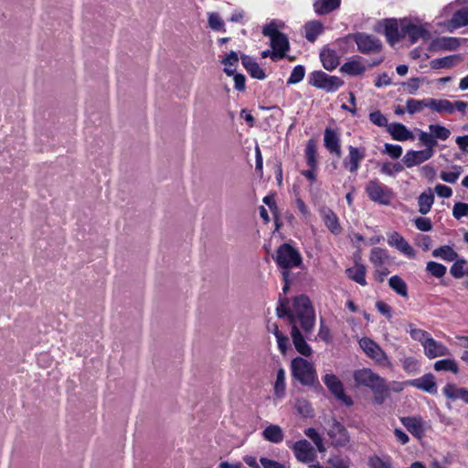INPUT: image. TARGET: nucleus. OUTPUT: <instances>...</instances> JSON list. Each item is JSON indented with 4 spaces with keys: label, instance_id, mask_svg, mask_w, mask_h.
I'll return each mask as SVG.
<instances>
[{
    "label": "nucleus",
    "instance_id": "obj_57",
    "mask_svg": "<svg viewBox=\"0 0 468 468\" xmlns=\"http://www.w3.org/2000/svg\"><path fill=\"white\" fill-rule=\"evenodd\" d=\"M369 120L372 123L378 127H387L389 125L388 124V120L384 114L381 113L380 111H375L372 112L369 114Z\"/></svg>",
    "mask_w": 468,
    "mask_h": 468
},
{
    "label": "nucleus",
    "instance_id": "obj_43",
    "mask_svg": "<svg viewBox=\"0 0 468 468\" xmlns=\"http://www.w3.org/2000/svg\"><path fill=\"white\" fill-rule=\"evenodd\" d=\"M304 434L315 444L319 452L323 453L326 451L322 436L314 428L306 429Z\"/></svg>",
    "mask_w": 468,
    "mask_h": 468
},
{
    "label": "nucleus",
    "instance_id": "obj_29",
    "mask_svg": "<svg viewBox=\"0 0 468 468\" xmlns=\"http://www.w3.org/2000/svg\"><path fill=\"white\" fill-rule=\"evenodd\" d=\"M320 58L324 68L327 70H333L339 65V57L333 49H323Z\"/></svg>",
    "mask_w": 468,
    "mask_h": 468
},
{
    "label": "nucleus",
    "instance_id": "obj_54",
    "mask_svg": "<svg viewBox=\"0 0 468 468\" xmlns=\"http://www.w3.org/2000/svg\"><path fill=\"white\" fill-rule=\"evenodd\" d=\"M466 264V261L463 259L457 260L450 269V272L455 279H460L464 276L463 268Z\"/></svg>",
    "mask_w": 468,
    "mask_h": 468
},
{
    "label": "nucleus",
    "instance_id": "obj_18",
    "mask_svg": "<svg viewBox=\"0 0 468 468\" xmlns=\"http://www.w3.org/2000/svg\"><path fill=\"white\" fill-rule=\"evenodd\" d=\"M423 347L425 355L431 359L449 355V349L443 344L437 342L432 337L426 339L423 343Z\"/></svg>",
    "mask_w": 468,
    "mask_h": 468
},
{
    "label": "nucleus",
    "instance_id": "obj_62",
    "mask_svg": "<svg viewBox=\"0 0 468 468\" xmlns=\"http://www.w3.org/2000/svg\"><path fill=\"white\" fill-rule=\"evenodd\" d=\"M262 34L265 37H269L270 40L272 39V37H276L277 35L282 34L277 29V26L274 22H271L270 24L263 27Z\"/></svg>",
    "mask_w": 468,
    "mask_h": 468
},
{
    "label": "nucleus",
    "instance_id": "obj_41",
    "mask_svg": "<svg viewBox=\"0 0 468 468\" xmlns=\"http://www.w3.org/2000/svg\"><path fill=\"white\" fill-rule=\"evenodd\" d=\"M434 257H441L445 261H453L457 259L458 254L450 246H441L432 251Z\"/></svg>",
    "mask_w": 468,
    "mask_h": 468
},
{
    "label": "nucleus",
    "instance_id": "obj_10",
    "mask_svg": "<svg viewBox=\"0 0 468 468\" xmlns=\"http://www.w3.org/2000/svg\"><path fill=\"white\" fill-rule=\"evenodd\" d=\"M327 435L331 440V443L335 447H344L349 441V435L347 430L343 424L336 420H333L330 428L327 431Z\"/></svg>",
    "mask_w": 468,
    "mask_h": 468
},
{
    "label": "nucleus",
    "instance_id": "obj_48",
    "mask_svg": "<svg viewBox=\"0 0 468 468\" xmlns=\"http://www.w3.org/2000/svg\"><path fill=\"white\" fill-rule=\"evenodd\" d=\"M434 369L436 371H451L454 374H456L459 370L458 365L453 359H442L435 362Z\"/></svg>",
    "mask_w": 468,
    "mask_h": 468
},
{
    "label": "nucleus",
    "instance_id": "obj_24",
    "mask_svg": "<svg viewBox=\"0 0 468 468\" xmlns=\"http://www.w3.org/2000/svg\"><path fill=\"white\" fill-rule=\"evenodd\" d=\"M443 394L449 399H462L468 404V389L459 388L455 384L449 383L443 388Z\"/></svg>",
    "mask_w": 468,
    "mask_h": 468
},
{
    "label": "nucleus",
    "instance_id": "obj_39",
    "mask_svg": "<svg viewBox=\"0 0 468 468\" xmlns=\"http://www.w3.org/2000/svg\"><path fill=\"white\" fill-rule=\"evenodd\" d=\"M425 107L429 108V98L423 100L409 99L406 101V111L410 114L421 112Z\"/></svg>",
    "mask_w": 468,
    "mask_h": 468
},
{
    "label": "nucleus",
    "instance_id": "obj_4",
    "mask_svg": "<svg viewBox=\"0 0 468 468\" xmlns=\"http://www.w3.org/2000/svg\"><path fill=\"white\" fill-rule=\"evenodd\" d=\"M274 260L282 271H291L292 268L303 269L301 253L289 243H282L277 249Z\"/></svg>",
    "mask_w": 468,
    "mask_h": 468
},
{
    "label": "nucleus",
    "instance_id": "obj_14",
    "mask_svg": "<svg viewBox=\"0 0 468 468\" xmlns=\"http://www.w3.org/2000/svg\"><path fill=\"white\" fill-rule=\"evenodd\" d=\"M433 154L434 150L431 149H424L420 151L410 150L406 153L402 161L407 167H412L429 160L433 156Z\"/></svg>",
    "mask_w": 468,
    "mask_h": 468
},
{
    "label": "nucleus",
    "instance_id": "obj_42",
    "mask_svg": "<svg viewBox=\"0 0 468 468\" xmlns=\"http://www.w3.org/2000/svg\"><path fill=\"white\" fill-rule=\"evenodd\" d=\"M435 43L439 48L443 50H455L460 46V40L452 37L437 38Z\"/></svg>",
    "mask_w": 468,
    "mask_h": 468
},
{
    "label": "nucleus",
    "instance_id": "obj_44",
    "mask_svg": "<svg viewBox=\"0 0 468 468\" xmlns=\"http://www.w3.org/2000/svg\"><path fill=\"white\" fill-rule=\"evenodd\" d=\"M208 27L214 31L225 32V24L218 13L211 12L207 14Z\"/></svg>",
    "mask_w": 468,
    "mask_h": 468
},
{
    "label": "nucleus",
    "instance_id": "obj_7",
    "mask_svg": "<svg viewBox=\"0 0 468 468\" xmlns=\"http://www.w3.org/2000/svg\"><path fill=\"white\" fill-rule=\"evenodd\" d=\"M358 51L363 54L379 53L382 50V42L373 35L363 32L356 33L353 37Z\"/></svg>",
    "mask_w": 468,
    "mask_h": 468
},
{
    "label": "nucleus",
    "instance_id": "obj_56",
    "mask_svg": "<svg viewBox=\"0 0 468 468\" xmlns=\"http://www.w3.org/2000/svg\"><path fill=\"white\" fill-rule=\"evenodd\" d=\"M328 464L332 468H349L350 461L348 458H343L340 455H334L328 459Z\"/></svg>",
    "mask_w": 468,
    "mask_h": 468
},
{
    "label": "nucleus",
    "instance_id": "obj_20",
    "mask_svg": "<svg viewBox=\"0 0 468 468\" xmlns=\"http://www.w3.org/2000/svg\"><path fill=\"white\" fill-rule=\"evenodd\" d=\"M320 215L327 229L335 235L342 232V228L339 224L336 214L329 207H323L320 209Z\"/></svg>",
    "mask_w": 468,
    "mask_h": 468
},
{
    "label": "nucleus",
    "instance_id": "obj_30",
    "mask_svg": "<svg viewBox=\"0 0 468 468\" xmlns=\"http://www.w3.org/2000/svg\"><path fill=\"white\" fill-rule=\"evenodd\" d=\"M461 60L460 55H450L441 58H434L430 62V65L432 69H450Z\"/></svg>",
    "mask_w": 468,
    "mask_h": 468
},
{
    "label": "nucleus",
    "instance_id": "obj_12",
    "mask_svg": "<svg viewBox=\"0 0 468 468\" xmlns=\"http://www.w3.org/2000/svg\"><path fill=\"white\" fill-rule=\"evenodd\" d=\"M400 421L407 431L415 438L420 440L426 431V422L420 416L402 417Z\"/></svg>",
    "mask_w": 468,
    "mask_h": 468
},
{
    "label": "nucleus",
    "instance_id": "obj_49",
    "mask_svg": "<svg viewBox=\"0 0 468 468\" xmlns=\"http://www.w3.org/2000/svg\"><path fill=\"white\" fill-rule=\"evenodd\" d=\"M426 270L436 278H441L446 273V267L436 261H429L427 263Z\"/></svg>",
    "mask_w": 468,
    "mask_h": 468
},
{
    "label": "nucleus",
    "instance_id": "obj_1",
    "mask_svg": "<svg viewBox=\"0 0 468 468\" xmlns=\"http://www.w3.org/2000/svg\"><path fill=\"white\" fill-rule=\"evenodd\" d=\"M287 304L288 300L286 298H280L276 308L277 316L279 318L287 317L292 326L299 323L306 335L311 333L314 326L315 315L310 299L305 295L295 297L293 299L292 310H290Z\"/></svg>",
    "mask_w": 468,
    "mask_h": 468
},
{
    "label": "nucleus",
    "instance_id": "obj_19",
    "mask_svg": "<svg viewBox=\"0 0 468 468\" xmlns=\"http://www.w3.org/2000/svg\"><path fill=\"white\" fill-rule=\"evenodd\" d=\"M348 156L343 161V165L349 172L355 173L359 167V163L365 157V152L352 145L348 147Z\"/></svg>",
    "mask_w": 468,
    "mask_h": 468
},
{
    "label": "nucleus",
    "instance_id": "obj_45",
    "mask_svg": "<svg viewBox=\"0 0 468 468\" xmlns=\"http://www.w3.org/2000/svg\"><path fill=\"white\" fill-rule=\"evenodd\" d=\"M451 24L453 27H461L468 25V8L456 11L451 19Z\"/></svg>",
    "mask_w": 468,
    "mask_h": 468
},
{
    "label": "nucleus",
    "instance_id": "obj_25",
    "mask_svg": "<svg viewBox=\"0 0 468 468\" xmlns=\"http://www.w3.org/2000/svg\"><path fill=\"white\" fill-rule=\"evenodd\" d=\"M387 130L394 140L406 141L413 137L412 133L404 124L399 122L390 123Z\"/></svg>",
    "mask_w": 468,
    "mask_h": 468
},
{
    "label": "nucleus",
    "instance_id": "obj_61",
    "mask_svg": "<svg viewBox=\"0 0 468 468\" xmlns=\"http://www.w3.org/2000/svg\"><path fill=\"white\" fill-rule=\"evenodd\" d=\"M416 228L420 231H430L432 229L431 219L428 218H417L414 220Z\"/></svg>",
    "mask_w": 468,
    "mask_h": 468
},
{
    "label": "nucleus",
    "instance_id": "obj_38",
    "mask_svg": "<svg viewBox=\"0 0 468 468\" xmlns=\"http://www.w3.org/2000/svg\"><path fill=\"white\" fill-rule=\"evenodd\" d=\"M369 260L376 268H379L388 260L387 251L381 248L375 247L370 251Z\"/></svg>",
    "mask_w": 468,
    "mask_h": 468
},
{
    "label": "nucleus",
    "instance_id": "obj_31",
    "mask_svg": "<svg viewBox=\"0 0 468 468\" xmlns=\"http://www.w3.org/2000/svg\"><path fill=\"white\" fill-rule=\"evenodd\" d=\"M340 4L341 0H316L314 8L318 15H325L338 8Z\"/></svg>",
    "mask_w": 468,
    "mask_h": 468
},
{
    "label": "nucleus",
    "instance_id": "obj_46",
    "mask_svg": "<svg viewBox=\"0 0 468 468\" xmlns=\"http://www.w3.org/2000/svg\"><path fill=\"white\" fill-rule=\"evenodd\" d=\"M429 130L433 135L434 139L445 141L451 135V131L441 124H430Z\"/></svg>",
    "mask_w": 468,
    "mask_h": 468
},
{
    "label": "nucleus",
    "instance_id": "obj_50",
    "mask_svg": "<svg viewBox=\"0 0 468 468\" xmlns=\"http://www.w3.org/2000/svg\"><path fill=\"white\" fill-rule=\"evenodd\" d=\"M453 171L451 172H441V178L442 181L453 184L457 181L459 178L461 173H462V166L460 165H453L452 166Z\"/></svg>",
    "mask_w": 468,
    "mask_h": 468
},
{
    "label": "nucleus",
    "instance_id": "obj_52",
    "mask_svg": "<svg viewBox=\"0 0 468 468\" xmlns=\"http://www.w3.org/2000/svg\"><path fill=\"white\" fill-rule=\"evenodd\" d=\"M409 327H410L409 333L410 335V337L416 341L420 342L422 346H423V343L426 341V339H429L431 337L427 331L415 328V327H413V325L411 324H409Z\"/></svg>",
    "mask_w": 468,
    "mask_h": 468
},
{
    "label": "nucleus",
    "instance_id": "obj_37",
    "mask_svg": "<svg viewBox=\"0 0 468 468\" xmlns=\"http://www.w3.org/2000/svg\"><path fill=\"white\" fill-rule=\"evenodd\" d=\"M222 64L225 66L224 72L228 76H232L236 72V66L239 62L238 53L230 51V53L222 59Z\"/></svg>",
    "mask_w": 468,
    "mask_h": 468
},
{
    "label": "nucleus",
    "instance_id": "obj_33",
    "mask_svg": "<svg viewBox=\"0 0 468 468\" xmlns=\"http://www.w3.org/2000/svg\"><path fill=\"white\" fill-rule=\"evenodd\" d=\"M366 272L367 269L363 264H356V266L346 270L347 277L362 286L367 285Z\"/></svg>",
    "mask_w": 468,
    "mask_h": 468
},
{
    "label": "nucleus",
    "instance_id": "obj_58",
    "mask_svg": "<svg viewBox=\"0 0 468 468\" xmlns=\"http://www.w3.org/2000/svg\"><path fill=\"white\" fill-rule=\"evenodd\" d=\"M452 215L456 219L468 215V204L463 202H457L454 204L452 208Z\"/></svg>",
    "mask_w": 468,
    "mask_h": 468
},
{
    "label": "nucleus",
    "instance_id": "obj_3",
    "mask_svg": "<svg viewBox=\"0 0 468 468\" xmlns=\"http://www.w3.org/2000/svg\"><path fill=\"white\" fill-rule=\"evenodd\" d=\"M292 377L304 387L321 388L316 369L313 363L302 356L291 361Z\"/></svg>",
    "mask_w": 468,
    "mask_h": 468
},
{
    "label": "nucleus",
    "instance_id": "obj_53",
    "mask_svg": "<svg viewBox=\"0 0 468 468\" xmlns=\"http://www.w3.org/2000/svg\"><path fill=\"white\" fill-rule=\"evenodd\" d=\"M295 409L299 414L303 417H311L313 409L311 404L306 399H297L295 403Z\"/></svg>",
    "mask_w": 468,
    "mask_h": 468
},
{
    "label": "nucleus",
    "instance_id": "obj_55",
    "mask_svg": "<svg viewBox=\"0 0 468 468\" xmlns=\"http://www.w3.org/2000/svg\"><path fill=\"white\" fill-rule=\"evenodd\" d=\"M419 140L426 146V149L434 150V147L437 145V141L434 139L431 132H420L419 134Z\"/></svg>",
    "mask_w": 468,
    "mask_h": 468
},
{
    "label": "nucleus",
    "instance_id": "obj_60",
    "mask_svg": "<svg viewBox=\"0 0 468 468\" xmlns=\"http://www.w3.org/2000/svg\"><path fill=\"white\" fill-rule=\"evenodd\" d=\"M368 465L370 468H391V465L388 462L384 461L377 455L371 456L369 458Z\"/></svg>",
    "mask_w": 468,
    "mask_h": 468
},
{
    "label": "nucleus",
    "instance_id": "obj_2",
    "mask_svg": "<svg viewBox=\"0 0 468 468\" xmlns=\"http://www.w3.org/2000/svg\"><path fill=\"white\" fill-rule=\"evenodd\" d=\"M353 378L356 386L366 387L372 391L374 404L382 405L389 398L387 380L370 368L364 367L355 370Z\"/></svg>",
    "mask_w": 468,
    "mask_h": 468
},
{
    "label": "nucleus",
    "instance_id": "obj_36",
    "mask_svg": "<svg viewBox=\"0 0 468 468\" xmlns=\"http://www.w3.org/2000/svg\"><path fill=\"white\" fill-rule=\"evenodd\" d=\"M388 285L399 295L405 298L409 296L407 283L399 275L390 277L388 280Z\"/></svg>",
    "mask_w": 468,
    "mask_h": 468
},
{
    "label": "nucleus",
    "instance_id": "obj_26",
    "mask_svg": "<svg viewBox=\"0 0 468 468\" xmlns=\"http://www.w3.org/2000/svg\"><path fill=\"white\" fill-rule=\"evenodd\" d=\"M262 437L267 441L280 443L284 439V432L279 425L270 424L263 430Z\"/></svg>",
    "mask_w": 468,
    "mask_h": 468
},
{
    "label": "nucleus",
    "instance_id": "obj_17",
    "mask_svg": "<svg viewBox=\"0 0 468 468\" xmlns=\"http://www.w3.org/2000/svg\"><path fill=\"white\" fill-rule=\"evenodd\" d=\"M388 243L391 247H395L400 252L410 258L415 257L414 249L409 244V242L397 231L392 232L388 237Z\"/></svg>",
    "mask_w": 468,
    "mask_h": 468
},
{
    "label": "nucleus",
    "instance_id": "obj_35",
    "mask_svg": "<svg viewBox=\"0 0 468 468\" xmlns=\"http://www.w3.org/2000/svg\"><path fill=\"white\" fill-rule=\"evenodd\" d=\"M340 70L350 76H358L366 71V67L358 60H350L342 65Z\"/></svg>",
    "mask_w": 468,
    "mask_h": 468
},
{
    "label": "nucleus",
    "instance_id": "obj_16",
    "mask_svg": "<svg viewBox=\"0 0 468 468\" xmlns=\"http://www.w3.org/2000/svg\"><path fill=\"white\" fill-rule=\"evenodd\" d=\"M324 147L331 153L335 154L337 158L342 155L340 137L336 131L327 127L324 133Z\"/></svg>",
    "mask_w": 468,
    "mask_h": 468
},
{
    "label": "nucleus",
    "instance_id": "obj_59",
    "mask_svg": "<svg viewBox=\"0 0 468 468\" xmlns=\"http://www.w3.org/2000/svg\"><path fill=\"white\" fill-rule=\"evenodd\" d=\"M384 153L393 159H398L402 154V148L398 144H386Z\"/></svg>",
    "mask_w": 468,
    "mask_h": 468
},
{
    "label": "nucleus",
    "instance_id": "obj_22",
    "mask_svg": "<svg viewBox=\"0 0 468 468\" xmlns=\"http://www.w3.org/2000/svg\"><path fill=\"white\" fill-rule=\"evenodd\" d=\"M240 59L243 67L252 78L257 80H264L266 78L264 70L253 58L248 55H241Z\"/></svg>",
    "mask_w": 468,
    "mask_h": 468
},
{
    "label": "nucleus",
    "instance_id": "obj_11",
    "mask_svg": "<svg viewBox=\"0 0 468 468\" xmlns=\"http://www.w3.org/2000/svg\"><path fill=\"white\" fill-rule=\"evenodd\" d=\"M292 451L296 459L303 463L313 462L316 457V451L307 440L297 441Z\"/></svg>",
    "mask_w": 468,
    "mask_h": 468
},
{
    "label": "nucleus",
    "instance_id": "obj_15",
    "mask_svg": "<svg viewBox=\"0 0 468 468\" xmlns=\"http://www.w3.org/2000/svg\"><path fill=\"white\" fill-rule=\"evenodd\" d=\"M407 384L430 394L437 393V384L431 373L425 374L419 378L408 380Z\"/></svg>",
    "mask_w": 468,
    "mask_h": 468
},
{
    "label": "nucleus",
    "instance_id": "obj_5",
    "mask_svg": "<svg viewBox=\"0 0 468 468\" xmlns=\"http://www.w3.org/2000/svg\"><path fill=\"white\" fill-rule=\"evenodd\" d=\"M310 84L327 92H334L344 84V81L336 76H330L324 71L317 70L311 74Z\"/></svg>",
    "mask_w": 468,
    "mask_h": 468
},
{
    "label": "nucleus",
    "instance_id": "obj_9",
    "mask_svg": "<svg viewBox=\"0 0 468 468\" xmlns=\"http://www.w3.org/2000/svg\"><path fill=\"white\" fill-rule=\"evenodd\" d=\"M324 383L329 391L335 397L336 399L341 401L347 407L354 404L353 399L345 393L342 381L335 374H326L323 378Z\"/></svg>",
    "mask_w": 468,
    "mask_h": 468
},
{
    "label": "nucleus",
    "instance_id": "obj_64",
    "mask_svg": "<svg viewBox=\"0 0 468 468\" xmlns=\"http://www.w3.org/2000/svg\"><path fill=\"white\" fill-rule=\"evenodd\" d=\"M260 463L263 468H285L284 464L266 457H261Z\"/></svg>",
    "mask_w": 468,
    "mask_h": 468
},
{
    "label": "nucleus",
    "instance_id": "obj_8",
    "mask_svg": "<svg viewBox=\"0 0 468 468\" xmlns=\"http://www.w3.org/2000/svg\"><path fill=\"white\" fill-rule=\"evenodd\" d=\"M366 192L370 200L381 205H388L392 197L390 189L377 180H370L367 184Z\"/></svg>",
    "mask_w": 468,
    "mask_h": 468
},
{
    "label": "nucleus",
    "instance_id": "obj_40",
    "mask_svg": "<svg viewBox=\"0 0 468 468\" xmlns=\"http://www.w3.org/2000/svg\"><path fill=\"white\" fill-rule=\"evenodd\" d=\"M305 158H306V163L310 166V168L316 169V167H317L316 144L314 140H309L306 144Z\"/></svg>",
    "mask_w": 468,
    "mask_h": 468
},
{
    "label": "nucleus",
    "instance_id": "obj_28",
    "mask_svg": "<svg viewBox=\"0 0 468 468\" xmlns=\"http://www.w3.org/2000/svg\"><path fill=\"white\" fill-rule=\"evenodd\" d=\"M429 108L438 113L453 112V103L446 99H432L429 98Z\"/></svg>",
    "mask_w": 468,
    "mask_h": 468
},
{
    "label": "nucleus",
    "instance_id": "obj_6",
    "mask_svg": "<svg viewBox=\"0 0 468 468\" xmlns=\"http://www.w3.org/2000/svg\"><path fill=\"white\" fill-rule=\"evenodd\" d=\"M359 346L368 357L375 360L380 366L388 367L390 362L385 351L378 344L368 337L359 340Z\"/></svg>",
    "mask_w": 468,
    "mask_h": 468
},
{
    "label": "nucleus",
    "instance_id": "obj_47",
    "mask_svg": "<svg viewBox=\"0 0 468 468\" xmlns=\"http://www.w3.org/2000/svg\"><path fill=\"white\" fill-rule=\"evenodd\" d=\"M285 392V371L283 368H279L277 371V378L274 384L275 396L282 398Z\"/></svg>",
    "mask_w": 468,
    "mask_h": 468
},
{
    "label": "nucleus",
    "instance_id": "obj_23",
    "mask_svg": "<svg viewBox=\"0 0 468 468\" xmlns=\"http://www.w3.org/2000/svg\"><path fill=\"white\" fill-rule=\"evenodd\" d=\"M403 37L408 35L411 43L417 42L420 38H425L429 32L421 26L412 23L403 24L401 27Z\"/></svg>",
    "mask_w": 468,
    "mask_h": 468
},
{
    "label": "nucleus",
    "instance_id": "obj_34",
    "mask_svg": "<svg viewBox=\"0 0 468 468\" xmlns=\"http://www.w3.org/2000/svg\"><path fill=\"white\" fill-rule=\"evenodd\" d=\"M305 37L309 42H314L324 31V26L320 21H311L304 26Z\"/></svg>",
    "mask_w": 468,
    "mask_h": 468
},
{
    "label": "nucleus",
    "instance_id": "obj_51",
    "mask_svg": "<svg viewBox=\"0 0 468 468\" xmlns=\"http://www.w3.org/2000/svg\"><path fill=\"white\" fill-rule=\"evenodd\" d=\"M305 75V69L302 65H298L292 69L291 76L287 80V84H296L303 80Z\"/></svg>",
    "mask_w": 468,
    "mask_h": 468
},
{
    "label": "nucleus",
    "instance_id": "obj_32",
    "mask_svg": "<svg viewBox=\"0 0 468 468\" xmlns=\"http://www.w3.org/2000/svg\"><path fill=\"white\" fill-rule=\"evenodd\" d=\"M434 202V195L431 188L428 191L422 192L418 198L419 212L422 215H426L431 211L432 204Z\"/></svg>",
    "mask_w": 468,
    "mask_h": 468
},
{
    "label": "nucleus",
    "instance_id": "obj_13",
    "mask_svg": "<svg viewBox=\"0 0 468 468\" xmlns=\"http://www.w3.org/2000/svg\"><path fill=\"white\" fill-rule=\"evenodd\" d=\"M271 47L272 48L271 59L273 61L283 58L290 48L288 37L283 33L277 35L276 37H272L271 40Z\"/></svg>",
    "mask_w": 468,
    "mask_h": 468
},
{
    "label": "nucleus",
    "instance_id": "obj_21",
    "mask_svg": "<svg viewBox=\"0 0 468 468\" xmlns=\"http://www.w3.org/2000/svg\"><path fill=\"white\" fill-rule=\"evenodd\" d=\"M292 338L294 345L295 349L303 356H310L312 355V348L306 343L303 335L300 332L297 324H293L292 326Z\"/></svg>",
    "mask_w": 468,
    "mask_h": 468
},
{
    "label": "nucleus",
    "instance_id": "obj_27",
    "mask_svg": "<svg viewBox=\"0 0 468 468\" xmlns=\"http://www.w3.org/2000/svg\"><path fill=\"white\" fill-rule=\"evenodd\" d=\"M385 36L389 44L393 45L403 37V33L399 32L398 23L395 19H389L385 24Z\"/></svg>",
    "mask_w": 468,
    "mask_h": 468
},
{
    "label": "nucleus",
    "instance_id": "obj_63",
    "mask_svg": "<svg viewBox=\"0 0 468 468\" xmlns=\"http://www.w3.org/2000/svg\"><path fill=\"white\" fill-rule=\"evenodd\" d=\"M282 275L284 282L282 292L283 293H286L289 290L290 284L295 280V275L288 270L282 271Z\"/></svg>",
    "mask_w": 468,
    "mask_h": 468
}]
</instances>
